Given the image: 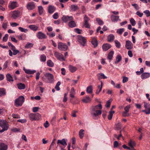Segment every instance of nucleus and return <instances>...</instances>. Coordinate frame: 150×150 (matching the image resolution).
<instances>
[{
	"instance_id": "nucleus-1",
	"label": "nucleus",
	"mask_w": 150,
	"mask_h": 150,
	"mask_svg": "<svg viewBox=\"0 0 150 150\" xmlns=\"http://www.w3.org/2000/svg\"><path fill=\"white\" fill-rule=\"evenodd\" d=\"M42 80L46 83H52L54 80V76L50 73H47L42 78Z\"/></svg>"
},
{
	"instance_id": "nucleus-2",
	"label": "nucleus",
	"mask_w": 150,
	"mask_h": 150,
	"mask_svg": "<svg viewBox=\"0 0 150 150\" xmlns=\"http://www.w3.org/2000/svg\"><path fill=\"white\" fill-rule=\"evenodd\" d=\"M0 126L2 128V129L0 130V132L1 133L7 130L9 127L6 121L4 120H0Z\"/></svg>"
},
{
	"instance_id": "nucleus-3",
	"label": "nucleus",
	"mask_w": 150,
	"mask_h": 150,
	"mask_svg": "<svg viewBox=\"0 0 150 150\" xmlns=\"http://www.w3.org/2000/svg\"><path fill=\"white\" fill-rule=\"evenodd\" d=\"M41 117L40 115L38 113L35 114L31 113L29 115V117L31 121L38 120Z\"/></svg>"
},
{
	"instance_id": "nucleus-4",
	"label": "nucleus",
	"mask_w": 150,
	"mask_h": 150,
	"mask_svg": "<svg viewBox=\"0 0 150 150\" xmlns=\"http://www.w3.org/2000/svg\"><path fill=\"white\" fill-rule=\"evenodd\" d=\"M25 98L23 96H20L15 100V103L17 106H21L24 101Z\"/></svg>"
},
{
	"instance_id": "nucleus-5",
	"label": "nucleus",
	"mask_w": 150,
	"mask_h": 150,
	"mask_svg": "<svg viewBox=\"0 0 150 150\" xmlns=\"http://www.w3.org/2000/svg\"><path fill=\"white\" fill-rule=\"evenodd\" d=\"M77 40L79 43L83 46L85 45L86 42V40L85 38L80 35H78Z\"/></svg>"
},
{
	"instance_id": "nucleus-6",
	"label": "nucleus",
	"mask_w": 150,
	"mask_h": 150,
	"mask_svg": "<svg viewBox=\"0 0 150 150\" xmlns=\"http://www.w3.org/2000/svg\"><path fill=\"white\" fill-rule=\"evenodd\" d=\"M58 48L60 50L64 51L67 50L68 47L65 44L61 42H59L58 44Z\"/></svg>"
},
{
	"instance_id": "nucleus-7",
	"label": "nucleus",
	"mask_w": 150,
	"mask_h": 150,
	"mask_svg": "<svg viewBox=\"0 0 150 150\" xmlns=\"http://www.w3.org/2000/svg\"><path fill=\"white\" fill-rule=\"evenodd\" d=\"M54 54L58 60L61 61H64L65 60V58L64 57L63 54H62L57 52H55Z\"/></svg>"
},
{
	"instance_id": "nucleus-8",
	"label": "nucleus",
	"mask_w": 150,
	"mask_h": 150,
	"mask_svg": "<svg viewBox=\"0 0 150 150\" xmlns=\"http://www.w3.org/2000/svg\"><path fill=\"white\" fill-rule=\"evenodd\" d=\"M91 116L94 118L97 116L100 115L101 114L102 112L101 111H97L93 109H91Z\"/></svg>"
},
{
	"instance_id": "nucleus-9",
	"label": "nucleus",
	"mask_w": 150,
	"mask_h": 150,
	"mask_svg": "<svg viewBox=\"0 0 150 150\" xmlns=\"http://www.w3.org/2000/svg\"><path fill=\"white\" fill-rule=\"evenodd\" d=\"M36 36L39 39H45L47 38L45 34L41 31H39L37 33Z\"/></svg>"
},
{
	"instance_id": "nucleus-10",
	"label": "nucleus",
	"mask_w": 150,
	"mask_h": 150,
	"mask_svg": "<svg viewBox=\"0 0 150 150\" xmlns=\"http://www.w3.org/2000/svg\"><path fill=\"white\" fill-rule=\"evenodd\" d=\"M84 26L86 28H90V26L88 22L89 19L86 15H85L84 17Z\"/></svg>"
},
{
	"instance_id": "nucleus-11",
	"label": "nucleus",
	"mask_w": 150,
	"mask_h": 150,
	"mask_svg": "<svg viewBox=\"0 0 150 150\" xmlns=\"http://www.w3.org/2000/svg\"><path fill=\"white\" fill-rule=\"evenodd\" d=\"M73 18L72 16H63L62 17V20L63 21L65 22L66 23L67 22L72 20Z\"/></svg>"
},
{
	"instance_id": "nucleus-12",
	"label": "nucleus",
	"mask_w": 150,
	"mask_h": 150,
	"mask_svg": "<svg viewBox=\"0 0 150 150\" xmlns=\"http://www.w3.org/2000/svg\"><path fill=\"white\" fill-rule=\"evenodd\" d=\"M17 5L18 4L16 1H13L9 3L8 6L9 8L13 10L18 7Z\"/></svg>"
},
{
	"instance_id": "nucleus-13",
	"label": "nucleus",
	"mask_w": 150,
	"mask_h": 150,
	"mask_svg": "<svg viewBox=\"0 0 150 150\" xmlns=\"http://www.w3.org/2000/svg\"><path fill=\"white\" fill-rule=\"evenodd\" d=\"M91 100V98L89 96H87L83 98L82 101L84 103H90Z\"/></svg>"
},
{
	"instance_id": "nucleus-14",
	"label": "nucleus",
	"mask_w": 150,
	"mask_h": 150,
	"mask_svg": "<svg viewBox=\"0 0 150 150\" xmlns=\"http://www.w3.org/2000/svg\"><path fill=\"white\" fill-rule=\"evenodd\" d=\"M20 11L18 10L14 11H13L12 16L14 19H16L19 16Z\"/></svg>"
},
{
	"instance_id": "nucleus-15",
	"label": "nucleus",
	"mask_w": 150,
	"mask_h": 150,
	"mask_svg": "<svg viewBox=\"0 0 150 150\" xmlns=\"http://www.w3.org/2000/svg\"><path fill=\"white\" fill-rule=\"evenodd\" d=\"M57 143L61 144L64 147H65L67 145L66 141L64 139H63L62 140H58L57 141Z\"/></svg>"
},
{
	"instance_id": "nucleus-16",
	"label": "nucleus",
	"mask_w": 150,
	"mask_h": 150,
	"mask_svg": "<svg viewBox=\"0 0 150 150\" xmlns=\"http://www.w3.org/2000/svg\"><path fill=\"white\" fill-rule=\"evenodd\" d=\"M91 109H93L97 111H101L100 110L102 108V106L101 104H99L96 106L91 107Z\"/></svg>"
},
{
	"instance_id": "nucleus-17",
	"label": "nucleus",
	"mask_w": 150,
	"mask_h": 150,
	"mask_svg": "<svg viewBox=\"0 0 150 150\" xmlns=\"http://www.w3.org/2000/svg\"><path fill=\"white\" fill-rule=\"evenodd\" d=\"M111 47V45L108 43L104 44L102 46V48L103 50L105 51L110 49Z\"/></svg>"
},
{
	"instance_id": "nucleus-18",
	"label": "nucleus",
	"mask_w": 150,
	"mask_h": 150,
	"mask_svg": "<svg viewBox=\"0 0 150 150\" xmlns=\"http://www.w3.org/2000/svg\"><path fill=\"white\" fill-rule=\"evenodd\" d=\"M125 47L127 49H131L132 47V44L131 42L129 40L126 41V42Z\"/></svg>"
},
{
	"instance_id": "nucleus-19",
	"label": "nucleus",
	"mask_w": 150,
	"mask_h": 150,
	"mask_svg": "<svg viewBox=\"0 0 150 150\" xmlns=\"http://www.w3.org/2000/svg\"><path fill=\"white\" fill-rule=\"evenodd\" d=\"M100 82H101V85H98V88L96 92V94L97 95H98L99 94V93L101 91L103 85V83L102 81H100Z\"/></svg>"
},
{
	"instance_id": "nucleus-20",
	"label": "nucleus",
	"mask_w": 150,
	"mask_h": 150,
	"mask_svg": "<svg viewBox=\"0 0 150 150\" xmlns=\"http://www.w3.org/2000/svg\"><path fill=\"white\" fill-rule=\"evenodd\" d=\"M150 76V74L149 73L145 72L143 73L141 76L142 79H144L149 78Z\"/></svg>"
},
{
	"instance_id": "nucleus-21",
	"label": "nucleus",
	"mask_w": 150,
	"mask_h": 150,
	"mask_svg": "<svg viewBox=\"0 0 150 150\" xmlns=\"http://www.w3.org/2000/svg\"><path fill=\"white\" fill-rule=\"evenodd\" d=\"M56 8L53 6L49 5L48 7V12L50 14L53 13L55 10Z\"/></svg>"
},
{
	"instance_id": "nucleus-22",
	"label": "nucleus",
	"mask_w": 150,
	"mask_h": 150,
	"mask_svg": "<svg viewBox=\"0 0 150 150\" xmlns=\"http://www.w3.org/2000/svg\"><path fill=\"white\" fill-rule=\"evenodd\" d=\"M97 75L98 79L99 80L102 79H106L107 78V77L105 76V75L102 73H99Z\"/></svg>"
},
{
	"instance_id": "nucleus-23",
	"label": "nucleus",
	"mask_w": 150,
	"mask_h": 150,
	"mask_svg": "<svg viewBox=\"0 0 150 150\" xmlns=\"http://www.w3.org/2000/svg\"><path fill=\"white\" fill-rule=\"evenodd\" d=\"M35 7V5L33 2L28 3L27 5V8L28 10H33Z\"/></svg>"
},
{
	"instance_id": "nucleus-24",
	"label": "nucleus",
	"mask_w": 150,
	"mask_h": 150,
	"mask_svg": "<svg viewBox=\"0 0 150 150\" xmlns=\"http://www.w3.org/2000/svg\"><path fill=\"white\" fill-rule=\"evenodd\" d=\"M114 54V52L113 51H111L108 54L107 58L109 60V62L112 59Z\"/></svg>"
},
{
	"instance_id": "nucleus-25",
	"label": "nucleus",
	"mask_w": 150,
	"mask_h": 150,
	"mask_svg": "<svg viewBox=\"0 0 150 150\" xmlns=\"http://www.w3.org/2000/svg\"><path fill=\"white\" fill-rule=\"evenodd\" d=\"M110 17L111 21L113 22H117L119 20V16H114L113 15H112Z\"/></svg>"
},
{
	"instance_id": "nucleus-26",
	"label": "nucleus",
	"mask_w": 150,
	"mask_h": 150,
	"mask_svg": "<svg viewBox=\"0 0 150 150\" xmlns=\"http://www.w3.org/2000/svg\"><path fill=\"white\" fill-rule=\"evenodd\" d=\"M23 70L26 73L28 74H33L36 72L35 70H31L30 69H26L24 67L23 68Z\"/></svg>"
},
{
	"instance_id": "nucleus-27",
	"label": "nucleus",
	"mask_w": 150,
	"mask_h": 150,
	"mask_svg": "<svg viewBox=\"0 0 150 150\" xmlns=\"http://www.w3.org/2000/svg\"><path fill=\"white\" fill-rule=\"evenodd\" d=\"M29 28L31 30L34 31H36L38 30L39 27L35 25H29L28 26Z\"/></svg>"
},
{
	"instance_id": "nucleus-28",
	"label": "nucleus",
	"mask_w": 150,
	"mask_h": 150,
	"mask_svg": "<svg viewBox=\"0 0 150 150\" xmlns=\"http://www.w3.org/2000/svg\"><path fill=\"white\" fill-rule=\"evenodd\" d=\"M92 41L91 43L92 45L94 46V47H96L98 45V41L95 38H92Z\"/></svg>"
},
{
	"instance_id": "nucleus-29",
	"label": "nucleus",
	"mask_w": 150,
	"mask_h": 150,
	"mask_svg": "<svg viewBox=\"0 0 150 150\" xmlns=\"http://www.w3.org/2000/svg\"><path fill=\"white\" fill-rule=\"evenodd\" d=\"M69 68L70 71L72 73L75 72L77 69V68L76 67L72 65H69Z\"/></svg>"
},
{
	"instance_id": "nucleus-30",
	"label": "nucleus",
	"mask_w": 150,
	"mask_h": 150,
	"mask_svg": "<svg viewBox=\"0 0 150 150\" xmlns=\"http://www.w3.org/2000/svg\"><path fill=\"white\" fill-rule=\"evenodd\" d=\"M114 38V36L113 35L110 34L108 36V41L109 42H112L113 41Z\"/></svg>"
},
{
	"instance_id": "nucleus-31",
	"label": "nucleus",
	"mask_w": 150,
	"mask_h": 150,
	"mask_svg": "<svg viewBox=\"0 0 150 150\" xmlns=\"http://www.w3.org/2000/svg\"><path fill=\"white\" fill-rule=\"evenodd\" d=\"M17 86L18 88L20 90L24 89L25 88V85L22 83H19L17 84Z\"/></svg>"
},
{
	"instance_id": "nucleus-32",
	"label": "nucleus",
	"mask_w": 150,
	"mask_h": 150,
	"mask_svg": "<svg viewBox=\"0 0 150 150\" xmlns=\"http://www.w3.org/2000/svg\"><path fill=\"white\" fill-rule=\"evenodd\" d=\"M0 150H6L7 146L3 143H1L0 144Z\"/></svg>"
},
{
	"instance_id": "nucleus-33",
	"label": "nucleus",
	"mask_w": 150,
	"mask_h": 150,
	"mask_svg": "<svg viewBox=\"0 0 150 150\" xmlns=\"http://www.w3.org/2000/svg\"><path fill=\"white\" fill-rule=\"evenodd\" d=\"M86 92L90 94H91L93 93V87L92 86H90L87 88Z\"/></svg>"
},
{
	"instance_id": "nucleus-34",
	"label": "nucleus",
	"mask_w": 150,
	"mask_h": 150,
	"mask_svg": "<svg viewBox=\"0 0 150 150\" xmlns=\"http://www.w3.org/2000/svg\"><path fill=\"white\" fill-rule=\"evenodd\" d=\"M69 23V26L70 28H73L76 27V25L74 21L72 20Z\"/></svg>"
},
{
	"instance_id": "nucleus-35",
	"label": "nucleus",
	"mask_w": 150,
	"mask_h": 150,
	"mask_svg": "<svg viewBox=\"0 0 150 150\" xmlns=\"http://www.w3.org/2000/svg\"><path fill=\"white\" fill-rule=\"evenodd\" d=\"M70 9L72 11H76L79 9V8L77 5H72L70 6Z\"/></svg>"
},
{
	"instance_id": "nucleus-36",
	"label": "nucleus",
	"mask_w": 150,
	"mask_h": 150,
	"mask_svg": "<svg viewBox=\"0 0 150 150\" xmlns=\"http://www.w3.org/2000/svg\"><path fill=\"white\" fill-rule=\"evenodd\" d=\"M6 94V90L4 88H0V96H2Z\"/></svg>"
},
{
	"instance_id": "nucleus-37",
	"label": "nucleus",
	"mask_w": 150,
	"mask_h": 150,
	"mask_svg": "<svg viewBox=\"0 0 150 150\" xmlns=\"http://www.w3.org/2000/svg\"><path fill=\"white\" fill-rule=\"evenodd\" d=\"M7 80L9 81H13V78L10 74H7L6 76Z\"/></svg>"
},
{
	"instance_id": "nucleus-38",
	"label": "nucleus",
	"mask_w": 150,
	"mask_h": 150,
	"mask_svg": "<svg viewBox=\"0 0 150 150\" xmlns=\"http://www.w3.org/2000/svg\"><path fill=\"white\" fill-rule=\"evenodd\" d=\"M128 145L131 147V149H132V148H134V147L135 145V143L134 142L131 140L128 143Z\"/></svg>"
},
{
	"instance_id": "nucleus-39",
	"label": "nucleus",
	"mask_w": 150,
	"mask_h": 150,
	"mask_svg": "<svg viewBox=\"0 0 150 150\" xmlns=\"http://www.w3.org/2000/svg\"><path fill=\"white\" fill-rule=\"evenodd\" d=\"M121 57L120 55H117L116 57V60L115 62V64H117L121 61Z\"/></svg>"
},
{
	"instance_id": "nucleus-40",
	"label": "nucleus",
	"mask_w": 150,
	"mask_h": 150,
	"mask_svg": "<svg viewBox=\"0 0 150 150\" xmlns=\"http://www.w3.org/2000/svg\"><path fill=\"white\" fill-rule=\"evenodd\" d=\"M47 64L49 67H52L54 66V64L51 60H48L47 62Z\"/></svg>"
},
{
	"instance_id": "nucleus-41",
	"label": "nucleus",
	"mask_w": 150,
	"mask_h": 150,
	"mask_svg": "<svg viewBox=\"0 0 150 150\" xmlns=\"http://www.w3.org/2000/svg\"><path fill=\"white\" fill-rule=\"evenodd\" d=\"M84 130L83 129H81L79 132V135L81 139H82L84 136Z\"/></svg>"
},
{
	"instance_id": "nucleus-42",
	"label": "nucleus",
	"mask_w": 150,
	"mask_h": 150,
	"mask_svg": "<svg viewBox=\"0 0 150 150\" xmlns=\"http://www.w3.org/2000/svg\"><path fill=\"white\" fill-rule=\"evenodd\" d=\"M115 112L114 111H109V114L108 116V119L109 120H110L112 119L113 116V114Z\"/></svg>"
},
{
	"instance_id": "nucleus-43",
	"label": "nucleus",
	"mask_w": 150,
	"mask_h": 150,
	"mask_svg": "<svg viewBox=\"0 0 150 150\" xmlns=\"http://www.w3.org/2000/svg\"><path fill=\"white\" fill-rule=\"evenodd\" d=\"M115 45L118 48H120L121 47V44L117 40H115L114 41Z\"/></svg>"
},
{
	"instance_id": "nucleus-44",
	"label": "nucleus",
	"mask_w": 150,
	"mask_h": 150,
	"mask_svg": "<svg viewBox=\"0 0 150 150\" xmlns=\"http://www.w3.org/2000/svg\"><path fill=\"white\" fill-rule=\"evenodd\" d=\"M38 10L40 15H41L42 14L43 11V8L42 6H39L38 7Z\"/></svg>"
},
{
	"instance_id": "nucleus-45",
	"label": "nucleus",
	"mask_w": 150,
	"mask_h": 150,
	"mask_svg": "<svg viewBox=\"0 0 150 150\" xmlns=\"http://www.w3.org/2000/svg\"><path fill=\"white\" fill-rule=\"evenodd\" d=\"M46 59V56L43 54L42 55L40 56V60L41 61L43 62H45Z\"/></svg>"
},
{
	"instance_id": "nucleus-46",
	"label": "nucleus",
	"mask_w": 150,
	"mask_h": 150,
	"mask_svg": "<svg viewBox=\"0 0 150 150\" xmlns=\"http://www.w3.org/2000/svg\"><path fill=\"white\" fill-rule=\"evenodd\" d=\"M33 44L32 43H28L25 46V48H30L33 47Z\"/></svg>"
},
{
	"instance_id": "nucleus-47",
	"label": "nucleus",
	"mask_w": 150,
	"mask_h": 150,
	"mask_svg": "<svg viewBox=\"0 0 150 150\" xmlns=\"http://www.w3.org/2000/svg\"><path fill=\"white\" fill-rule=\"evenodd\" d=\"M18 29L21 32L25 33H27L28 31V30L27 29L21 27H19Z\"/></svg>"
},
{
	"instance_id": "nucleus-48",
	"label": "nucleus",
	"mask_w": 150,
	"mask_h": 150,
	"mask_svg": "<svg viewBox=\"0 0 150 150\" xmlns=\"http://www.w3.org/2000/svg\"><path fill=\"white\" fill-rule=\"evenodd\" d=\"M12 50L13 51V55H16L19 53V51L18 50H16V47L12 49Z\"/></svg>"
},
{
	"instance_id": "nucleus-49",
	"label": "nucleus",
	"mask_w": 150,
	"mask_h": 150,
	"mask_svg": "<svg viewBox=\"0 0 150 150\" xmlns=\"http://www.w3.org/2000/svg\"><path fill=\"white\" fill-rule=\"evenodd\" d=\"M124 31V29L123 28L119 29L117 30V33L120 35H121Z\"/></svg>"
},
{
	"instance_id": "nucleus-50",
	"label": "nucleus",
	"mask_w": 150,
	"mask_h": 150,
	"mask_svg": "<svg viewBox=\"0 0 150 150\" xmlns=\"http://www.w3.org/2000/svg\"><path fill=\"white\" fill-rule=\"evenodd\" d=\"M115 128L116 129L119 130L121 128V124L119 122L118 123L115 125Z\"/></svg>"
},
{
	"instance_id": "nucleus-51",
	"label": "nucleus",
	"mask_w": 150,
	"mask_h": 150,
	"mask_svg": "<svg viewBox=\"0 0 150 150\" xmlns=\"http://www.w3.org/2000/svg\"><path fill=\"white\" fill-rule=\"evenodd\" d=\"M144 108L146 109H147L148 108H150V104L148 103H147L146 102H144Z\"/></svg>"
},
{
	"instance_id": "nucleus-52",
	"label": "nucleus",
	"mask_w": 150,
	"mask_h": 150,
	"mask_svg": "<svg viewBox=\"0 0 150 150\" xmlns=\"http://www.w3.org/2000/svg\"><path fill=\"white\" fill-rule=\"evenodd\" d=\"M96 21L98 23L99 25H103V24L104 23L103 21L99 18H98L96 19Z\"/></svg>"
},
{
	"instance_id": "nucleus-53",
	"label": "nucleus",
	"mask_w": 150,
	"mask_h": 150,
	"mask_svg": "<svg viewBox=\"0 0 150 150\" xmlns=\"http://www.w3.org/2000/svg\"><path fill=\"white\" fill-rule=\"evenodd\" d=\"M147 17L150 16V12L148 10H146L143 12Z\"/></svg>"
},
{
	"instance_id": "nucleus-54",
	"label": "nucleus",
	"mask_w": 150,
	"mask_h": 150,
	"mask_svg": "<svg viewBox=\"0 0 150 150\" xmlns=\"http://www.w3.org/2000/svg\"><path fill=\"white\" fill-rule=\"evenodd\" d=\"M53 18L55 19H57L59 17V15L58 13H55L52 16Z\"/></svg>"
},
{
	"instance_id": "nucleus-55",
	"label": "nucleus",
	"mask_w": 150,
	"mask_h": 150,
	"mask_svg": "<svg viewBox=\"0 0 150 150\" xmlns=\"http://www.w3.org/2000/svg\"><path fill=\"white\" fill-rule=\"evenodd\" d=\"M130 21L132 25L134 26L136 24V22L133 18H131L130 20Z\"/></svg>"
},
{
	"instance_id": "nucleus-56",
	"label": "nucleus",
	"mask_w": 150,
	"mask_h": 150,
	"mask_svg": "<svg viewBox=\"0 0 150 150\" xmlns=\"http://www.w3.org/2000/svg\"><path fill=\"white\" fill-rule=\"evenodd\" d=\"M8 34H6L3 38V41L5 42L7 41L8 39Z\"/></svg>"
},
{
	"instance_id": "nucleus-57",
	"label": "nucleus",
	"mask_w": 150,
	"mask_h": 150,
	"mask_svg": "<svg viewBox=\"0 0 150 150\" xmlns=\"http://www.w3.org/2000/svg\"><path fill=\"white\" fill-rule=\"evenodd\" d=\"M111 102V101L109 100L107 101L105 105V106L108 108H109Z\"/></svg>"
},
{
	"instance_id": "nucleus-58",
	"label": "nucleus",
	"mask_w": 150,
	"mask_h": 150,
	"mask_svg": "<svg viewBox=\"0 0 150 150\" xmlns=\"http://www.w3.org/2000/svg\"><path fill=\"white\" fill-rule=\"evenodd\" d=\"M130 108V105H127L124 108L125 111L128 112Z\"/></svg>"
},
{
	"instance_id": "nucleus-59",
	"label": "nucleus",
	"mask_w": 150,
	"mask_h": 150,
	"mask_svg": "<svg viewBox=\"0 0 150 150\" xmlns=\"http://www.w3.org/2000/svg\"><path fill=\"white\" fill-rule=\"evenodd\" d=\"M8 63V62L7 61L5 62L3 65V70L5 69L7 67Z\"/></svg>"
},
{
	"instance_id": "nucleus-60",
	"label": "nucleus",
	"mask_w": 150,
	"mask_h": 150,
	"mask_svg": "<svg viewBox=\"0 0 150 150\" xmlns=\"http://www.w3.org/2000/svg\"><path fill=\"white\" fill-rule=\"evenodd\" d=\"M132 6H133L136 10H139V6L137 4H132Z\"/></svg>"
},
{
	"instance_id": "nucleus-61",
	"label": "nucleus",
	"mask_w": 150,
	"mask_h": 150,
	"mask_svg": "<svg viewBox=\"0 0 150 150\" xmlns=\"http://www.w3.org/2000/svg\"><path fill=\"white\" fill-rule=\"evenodd\" d=\"M142 111L145 112L146 114H148L150 113V108H148L145 110H143Z\"/></svg>"
},
{
	"instance_id": "nucleus-62",
	"label": "nucleus",
	"mask_w": 150,
	"mask_h": 150,
	"mask_svg": "<svg viewBox=\"0 0 150 150\" xmlns=\"http://www.w3.org/2000/svg\"><path fill=\"white\" fill-rule=\"evenodd\" d=\"M7 23H4L2 25V27L5 30L7 28Z\"/></svg>"
},
{
	"instance_id": "nucleus-63",
	"label": "nucleus",
	"mask_w": 150,
	"mask_h": 150,
	"mask_svg": "<svg viewBox=\"0 0 150 150\" xmlns=\"http://www.w3.org/2000/svg\"><path fill=\"white\" fill-rule=\"evenodd\" d=\"M122 115L124 117H126L129 116V114L128 112L124 111L122 113Z\"/></svg>"
},
{
	"instance_id": "nucleus-64",
	"label": "nucleus",
	"mask_w": 150,
	"mask_h": 150,
	"mask_svg": "<svg viewBox=\"0 0 150 150\" xmlns=\"http://www.w3.org/2000/svg\"><path fill=\"white\" fill-rule=\"evenodd\" d=\"M128 77L123 76V79H122V82L123 83H125L128 80Z\"/></svg>"
}]
</instances>
